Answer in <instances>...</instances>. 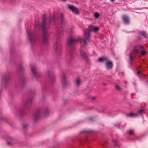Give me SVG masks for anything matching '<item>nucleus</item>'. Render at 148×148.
I'll return each mask as SVG.
<instances>
[{"mask_svg": "<svg viewBox=\"0 0 148 148\" xmlns=\"http://www.w3.org/2000/svg\"><path fill=\"white\" fill-rule=\"evenodd\" d=\"M99 29L98 27L93 26L89 27L88 29L84 31V37L85 39L78 38L77 39L74 38L72 37H70L67 40V44L69 45H71L76 42L78 40H79L81 44V45L84 46L86 43V40H88L90 37V33L91 31L97 32Z\"/></svg>", "mask_w": 148, "mask_h": 148, "instance_id": "nucleus-1", "label": "nucleus"}, {"mask_svg": "<svg viewBox=\"0 0 148 148\" xmlns=\"http://www.w3.org/2000/svg\"><path fill=\"white\" fill-rule=\"evenodd\" d=\"M140 53L141 55H144L146 54L147 52L143 50V47L140 45L135 46L132 51L129 54L131 61H132L136 57L137 54Z\"/></svg>", "mask_w": 148, "mask_h": 148, "instance_id": "nucleus-2", "label": "nucleus"}, {"mask_svg": "<svg viewBox=\"0 0 148 148\" xmlns=\"http://www.w3.org/2000/svg\"><path fill=\"white\" fill-rule=\"evenodd\" d=\"M42 23L41 25V27L42 29L43 40L44 44H46L48 43L47 35V30L45 27V21L46 19V16L45 15H43Z\"/></svg>", "mask_w": 148, "mask_h": 148, "instance_id": "nucleus-3", "label": "nucleus"}, {"mask_svg": "<svg viewBox=\"0 0 148 148\" xmlns=\"http://www.w3.org/2000/svg\"><path fill=\"white\" fill-rule=\"evenodd\" d=\"M144 109H141L139 110L137 113L134 114L132 113L126 114L127 116L128 117H134L138 116L139 115L143 114L144 112Z\"/></svg>", "mask_w": 148, "mask_h": 148, "instance_id": "nucleus-4", "label": "nucleus"}, {"mask_svg": "<svg viewBox=\"0 0 148 148\" xmlns=\"http://www.w3.org/2000/svg\"><path fill=\"white\" fill-rule=\"evenodd\" d=\"M61 79L63 87H64L69 84V81L66 80L65 75L64 74H63L62 75Z\"/></svg>", "mask_w": 148, "mask_h": 148, "instance_id": "nucleus-5", "label": "nucleus"}, {"mask_svg": "<svg viewBox=\"0 0 148 148\" xmlns=\"http://www.w3.org/2000/svg\"><path fill=\"white\" fill-rule=\"evenodd\" d=\"M40 114V111L38 110L36 111L34 118V122H36L38 119Z\"/></svg>", "mask_w": 148, "mask_h": 148, "instance_id": "nucleus-6", "label": "nucleus"}, {"mask_svg": "<svg viewBox=\"0 0 148 148\" xmlns=\"http://www.w3.org/2000/svg\"><path fill=\"white\" fill-rule=\"evenodd\" d=\"M68 7L74 13L76 14H79V12L77 8L75 7L72 5H69Z\"/></svg>", "mask_w": 148, "mask_h": 148, "instance_id": "nucleus-7", "label": "nucleus"}, {"mask_svg": "<svg viewBox=\"0 0 148 148\" xmlns=\"http://www.w3.org/2000/svg\"><path fill=\"white\" fill-rule=\"evenodd\" d=\"M7 140L8 141L7 144L9 145H10L15 143V140L13 138L8 137L7 138Z\"/></svg>", "mask_w": 148, "mask_h": 148, "instance_id": "nucleus-8", "label": "nucleus"}, {"mask_svg": "<svg viewBox=\"0 0 148 148\" xmlns=\"http://www.w3.org/2000/svg\"><path fill=\"white\" fill-rule=\"evenodd\" d=\"M106 66L107 69H111L113 67V63L111 61L109 60L108 59L106 62Z\"/></svg>", "mask_w": 148, "mask_h": 148, "instance_id": "nucleus-9", "label": "nucleus"}, {"mask_svg": "<svg viewBox=\"0 0 148 148\" xmlns=\"http://www.w3.org/2000/svg\"><path fill=\"white\" fill-rule=\"evenodd\" d=\"M31 69L33 75L35 76L36 74H37V72L36 70V67L34 66H31Z\"/></svg>", "mask_w": 148, "mask_h": 148, "instance_id": "nucleus-10", "label": "nucleus"}, {"mask_svg": "<svg viewBox=\"0 0 148 148\" xmlns=\"http://www.w3.org/2000/svg\"><path fill=\"white\" fill-rule=\"evenodd\" d=\"M108 59V58L106 57L100 58L98 59V61L100 62H106Z\"/></svg>", "mask_w": 148, "mask_h": 148, "instance_id": "nucleus-11", "label": "nucleus"}, {"mask_svg": "<svg viewBox=\"0 0 148 148\" xmlns=\"http://www.w3.org/2000/svg\"><path fill=\"white\" fill-rule=\"evenodd\" d=\"M123 19L125 23H129V19L128 17L126 16H123Z\"/></svg>", "mask_w": 148, "mask_h": 148, "instance_id": "nucleus-12", "label": "nucleus"}, {"mask_svg": "<svg viewBox=\"0 0 148 148\" xmlns=\"http://www.w3.org/2000/svg\"><path fill=\"white\" fill-rule=\"evenodd\" d=\"M81 53L82 56L87 60V55L86 53L83 51H81Z\"/></svg>", "mask_w": 148, "mask_h": 148, "instance_id": "nucleus-13", "label": "nucleus"}, {"mask_svg": "<svg viewBox=\"0 0 148 148\" xmlns=\"http://www.w3.org/2000/svg\"><path fill=\"white\" fill-rule=\"evenodd\" d=\"M81 83V80L79 79V78H77V79H76V84L78 86Z\"/></svg>", "mask_w": 148, "mask_h": 148, "instance_id": "nucleus-14", "label": "nucleus"}, {"mask_svg": "<svg viewBox=\"0 0 148 148\" xmlns=\"http://www.w3.org/2000/svg\"><path fill=\"white\" fill-rule=\"evenodd\" d=\"M140 33L141 35L144 36L145 38H146L147 36V34L144 32H141Z\"/></svg>", "mask_w": 148, "mask_h": 148, "instance_id": "nucleus-15", "label": "nucleus"}, {"mask_svg": "<svg viewBox=\"0 0 148 148\" xmlns=\"http://www.w3.org/2000/svg\"><path fill=\"white\" fill-rule=\"evenodd\" d=\"M23 128L24 129H26L28 127V125L27 124H24L23 125Z\"/></svg>", "mask_w": 148, "mask_h": 148, "instance_id": "nucleus-16", "label": "nucleus"}, {"mask_svg": "<svg viewBox=\"0 0 148 148\" xmlns=\"http://www.w3.org/2000/svg\"><path fill=\"white\" fill-rule=\"evenodd\" d=\"M25 114L24 111L23 110H22L20 111V114L21 116H22L24 115Z\"/></svg>", "mask_w": 148, "mask_h": 148, "instance_id": "nucleus-17", "label": "nucleus"}, {"mask_svg": "<svg viewBox=\"0 0 148 148\" xmlns=\"http://www.w3.org/2000/svg\"><path fill=\"white\" fill-rule=\"evenodd\" d=\"M113 142L114 144V145L116 146H118V143H117V140L116 139H114L113 140Z\"/></svg>", "mask_w": 148, "mask_h": 148, "instance_id": "nucleus-18", "label": "nucleus"}, {"mask_svg": "<svg viewBox=\"0 0 148 148\" xmlns=\"http://www.w3.org/2000/svg\"><path fill=\"white\" fill-rule=\"evenodd\" d=\"M129 133L130 135L134 134V131L132 130H130L129 131Z\"/></svg>", "mask_w": 148, "mask_h": 148, "instance_id": "nucleus-19", "label": "nucleus"}, {"mask_svg": "<svg viewBox=\"0 0 148 148\" xmlns=\"http://www.w3.org/2000/svg\"><path fill=\"white\" fill-rule=\"evenodd\" d=\"M49 110L48 109H46L45 112V114L46 116L49 113Z\"/></svg>", "mask_w": 148, "mask_h": 148, "instance_id": "nucleus-20", "label": "nucleus"}, {"mask_svg": "<svg viewBox=\"0 0 148 148\" xmlns=\"http://www.w3.org/2000/svg\"><path fill=\"white\" fill-rule=\"evenodd\" d=\"M49 77L51 76L52 77V79H55V77L52 73H51V74H50V73H49Z\"/></svg>", "mask_w": 148, "mask_h": 148, "instance_id": "nucleus-21", "label": "nucleus"}, {"mask_svg": "<svg viewBox=\"0 0 148 148\" xmlns=\"http://www.w3.org/2000/svg\"><path fill=\"white\" fill-rule=\"evenodd\" d=\"M94 16L96 18H98L99 16V14L98 13H96L95 14Z\"/></svg>", "mask_w": 148, "mask_h": 148, "instance_id": "nucleus-22", "label": "nucleus"}, {"mask_svg": "<svg viewBox=\"0 0 148 148\" xmlns=\"http://www.w3.org/2000/svg\"><path fill=\"white\" fill-rule=\"evenodd\" d=\"M116 89L118 90H121V88L120 86L118 85H116Z\"/></svg>", "mask_w": 148, "mask_h": 148, "instance_id": "nucleus-23", "label": "nucleus"}, {"mask_svg": "<svg viewBox=\"0 0 148 148\" xmlns=\"http://www.w3.org/2000/svg\"><path fill=\"white\" fill-rule=\"evenodd\" d=\"M30 33L31 32H30V31L28 32V31H27V33L29 36V38L30 39V37H31V36L30 35Z\"/></svg>", "mask_w": 148, "mask_h": 148, "instance_id": "nucleus-24", "label": "nucleus"}, {"mask_svg": "<svg viewBox=\"0 0 148 148\" xmlns=\"http://www.w3.org/2000/svg\"><path fill=\"white\" fill-rule=\"evenodd\" d=\"M60 18L61 20H62L63 18V15L62 14H61L60 15Z\"/></svg>", "mask_w": 148, "mask_h": 148, "instance_id": "nucleus-25", "label": "nucleus"}, {"mask_svg": "<svg viewBox=\"0 0 148 148\" xmlns=\"http://www.w3.org/2000/svg\"><path fill=\"white\" fill-rule=\"evenodd\" d=\"M54 16H53L52 18L51 19H50V22H51V21H53L54 20Z\"/></svg>", "mask_w": 148, "mask_h": 148, "instance_id": "nucleus-26", "label": "nucleus"}, {"mask_svg": "<svg viewBox=\"0 0 148 148\" xmlns=\"http://www.w3.org/2000/svg\"><path fill=\"white\" fill-rule=\"evenodd\" d=\"M96 98V97H92L91 98V99H92L93 101H95Z\"/></svg>", "mask_w": 148, "mask_h": 148, "instance_id": "nucleus-27", "label": "nucleus"}, {"mask_svg": "<svg viewBox=\"0 0 148 148\" xmlns=\"http://www.w3.org/2000/svg\"><path fill=\"white\" fill-rule=\"evenodd\" d=\"M140 71H138V73H137V74H140Z\"/></svg>", "mask_w": 148, "mask_h": 148, "instance_id": "nucleus-28", "label": "nucleus"}, {"mask_svg": "<svg viewBox=\"0 0 148 148\" xmlns=\"http://www.w3.org/2000/svg\"><path fill=\"white\" fill-rule=\"evenodd\" d=\"M38 26H39V25H36V28H37V27H38Z\"/></svg>", "mask_w": 148, "mask_h": 148, "instance_id": "nucleus-29", "label": "nucleus"}, {"mask_svg": "<svg viewBox=\"0 0 148 148\" xmlns=\"http://www.w3.org/2000/svg\"><path fill=\"white\" fill-rule=\"evenodd\" d=\"M111 1H114V0H111Z\"/></svg>", "mask_w": 148, "mask_h": 148, "instance_id": "nucleus-30", "label": "nucleus"}, {"mask_svg": "<svg viewBox=\"0 0 148 148\" xmlns=\"http://www.w3.org/2000/svg\"><path fill=\"white\" fill-rule=\"evenodd\" d=\"M50 79H51V77H50Z\"/></svg>", "mask_w": 148, "mask_h": 148, "instance_id": "nucleus-31", "label": "nucleus"}]
</instances>
